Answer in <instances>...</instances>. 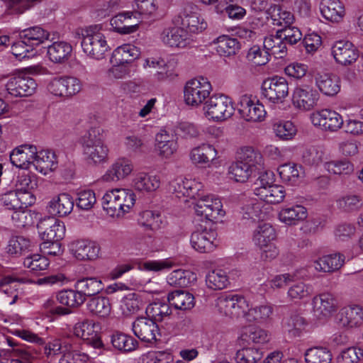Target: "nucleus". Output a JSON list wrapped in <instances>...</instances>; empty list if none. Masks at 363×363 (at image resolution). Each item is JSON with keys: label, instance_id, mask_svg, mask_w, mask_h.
<instances>
[{"label": "nucleus", "instance_id": "c85d7f7f", "mask_svg": "<svg viewBox=\"0 0 363 363\" xmlns=\"http://www.w3.org/2000/svg\"><path fill=\"white\" fill-rule=\"evenodd\" d=\"M72 52V45L65 41H57L48 47V56L55 63L68 60Z\"/></svg>", "mask_w": 363, "mask_h": 363}, {"label": "nucleus", "instance_id": "052dcab7", "mask_svg": "<svg viewBox=\"0 0 363 363\" xmlns=\"http://www.w3.org/2000/svg\"><path fill=\"white\" fill-rule=\"evenodd\" d=\"M325 158V152L320 146L306 147L302 154V159L306 164L316 166L320 164Z\"/></svg>", "mask_w": 363, "mask_h": 363}, {"label": "nucleus", "instance_id": "a18cd8bd", "mask_svg": "<svg viewBox=\"0 0 363 363\" xmlns=\"http://www.w3.org/2000/svg\"><path fill=\"white\" fill-rule=\"evenodd\" d=\"M172 187L175 192L181 194L184 196L194 198L197 195L199 196V189L201 184L192 179H179L174 181L171 184Z\"/></svg>", "mask_w": 363, "mask_h": 363}, {"label": "nucleus", "instance_id": "2eb2a0df", "mask_svg": "<svg viewBox=\"0 0 363 363\" xmlns=\"http://www.w3.org/2000/svg\"><path fill=\"white\" fill-rule=\"evenodd\" d=\"M337 323L342 328H354L363 325V308L350 305L342 308L337 315Z\"/></svg>", "mask_w": 363, "mask_h": 363}, {"label": "nucleus", "instance_id": "ddd939ff", "mask_svg": "<svg viewBox=\"0 0 363 363\" xmlns=\"http://www.w3.org/2000/svg\"><path fill=\"white\" fill-rule=\"evenodd\" d=\"M96 323L89 319L79 321L74 326V334L81 337L84 342L94 349H101L104 347L100 334L95 330Z\"/></svg>", "mask_w": 363, "mask_h": 363}, {"label": "nucleus", "instance_id": "13d9d810", "mask_svg": "<svg viewBox=\"0 0 363 363\" xmlns=\"http://www.w3.org/2000/svg\"><path fill=\"white\" fill-rule=\"evenodd\" d=\"M117 196H118V204L116 216L118 217L128 212L133 206L135 196L132 191L124 189H120Z\"/></svg>", "mask_w": 363, "mask_h": 363}, {"label": "nucleus", "instance_id": "338daca9", "mask_svg": "<svg viewBox=\"0 0 363 363\" xmlns=\"http://www.w3.org/2000/svg\"><path fill=\"white\" fill-rule=\"evenodd\" d=\"M325 169L334 174H349L353 172V165L347 160H333L325 162Z\"/></svg>", "mask_w": 363, "mask_h": 363}, {"label": "nucleus", "instance_id": "ea45409f", "mask_svg": "<svg viewBox=\"0 0 363 363\" xmlns=\"http://www.w3.org/2000/svg\"><path fill=\"white\" fill-rule=\"evenodd\" d=\"M239 161L246 165H249L251 169H263V157L261 153L252 147H244L241 148Z\"/></svg>", "mask_w": 363, "mask_h": 363}, {"label": "nucleus", "instance_id": "c756f323", "mask_svg": "<svg viewBox=\"0 0 363 363\" xmlns=\"http://www.w3.org/2000/svg\"><path fill=\"white\" fill-rule=\"evenodd\" d=\"M156 147L160 154L165 157L172 155L177 149L175 135L169 134L165 130H161L155 137Z\"/></svg>", "mask_w": 363, "mask_h": 363}, {"label": "nucleus", "instance_id": "3c124183", "mask_svg": "<svg viewBox=\"0 0 363 363\" xmlns=\"http://www.w3.org/2000/svg\"><path fill=\"white\" fill-rule=\"evenodd\" d=\"M272 23L274 26L286 28L294 22V16L290 11L284 10L278 5H274L269 9Z\"/></svg>", "mask_w": 363, "mask_h": 363}, {"label": "nucleus", "instance_id": "4c0bfd02", "mask_svg": "<svg viewBox=\"0 0 363 363\" xmlns=\"http://www.w3.org/2000/svg\"><path fill=\"white\" fill-rule=\"evenodd\" d=\"M133 184L135 189L138 191H154L160 187V179L156 175L140 172L135 176Z\"/></svg>", "mask_w": 363, "mask_h": 363}, {"label": "nucleus", "instance_id": "58836bf2", "mask_svg": "<svg viewBox=\"0 0 363 363\" xmlns=\"http://www.w3.org/2000/svg\"><path fill=\"white\" fill-rule=\"evenodd\" d=\"M286 42L277 32L276 35H269L264 38L263 46L270 55L275 58H283L286 54Z\"/></svg>", "mask_w": 363, "mask_h": 363}, {"label": "nucleus", "instance_id": "f3484780", "mask_svg": "<svg viewBox=\"0 0 363 363\" xmlns=\"http://www.w3.org/2000/svg\"><path fill=\"white\" fill-rule=\"evenodd\" d=\"M216 237L217 233L213 230H197L191 233L190 242L195 250L207 253L213 251L216 247Z\"/></svg>", "mask_w": 363, "mask_h": 363}, {"label": "nucleus", "instance_id": "f03ea898", "mask_svg": "<svg viewBox=\"0 0 363 363\" xmlns=\"http://www.w3.org/2000/svg\"><path fill=\"white\" fill-rule=\"evenodd\" d=\"M38 232L42 240L43 249H48L50 247L55 248V250H48L47 254L57 255L60 253L61 247L59 241L62 240L65 233V227L63 223L54 217L41 220L37 225Z\"/></svg>", "mask_w": 363, "mask_h": 363}, {"label": "nucleus", "instance_id": "9b49d317", "mask_svg": "<svg viewBox=\"0 0 363 363\" xmlns=\"http://www.w3.org/2000/svg\"><path fill=\"white\" fill-rule=\"evenodd\" d=\"M48 88L55 96L69 97L76 95L82 90V83L77 77H63L53 79Z\"/></svg>", "mask_w": 363, "mask_h": 363}, {"label": "nucleus", "instance_id": "72a5a7b5", "mask_svg": "<svg viewBox=\"0 0 363 363\" xmlns=\"http://www.w3.org/2000/svg\"><path fill=\"white\" fill-rule=\"evenodd\" d=\"M113 347L123 353L134 351L138 347V342L133 337L122 332H115L111 336Z\"/></svg>", "mask_w": 363, "mask_h": 363}, {"label": "nucleus", "instance_id": "774afa93", "mask_svg": "<svg viewBox=\"0 0 363 363\" xmlns=\"http://www.w3.org/2000/svg\"><path fill=\"white\" fill-rule=\"evenodd\" d=\"M72 345L67 340L61 341L55 339L45 345L44 354L48 357H53L60 353L64 354L67 350H72Z\"/></svg>", "mask_w": 363, "mask_h": 363}, {"label": "nucleus", "instance_id": "412c9836", "mask_svg": "<svg viewBox=\"0 0 363 363\" xmlns=\"http://www.w3.org/2000/svg\"><path fill=\"white\" fill-rule=\"evenodd\" d=\"M72 254L79 260H93L98 257L99 247L94 242L86 240H75L69 245Z\"/></svg>", "mask_w": 363, "mask_h": 363}, {"label": "nucleus", "instance_id": "c03bdc74", "mask_svg": "<svg viewBox=\"0 0 363 363\" xmlns=\"http://www.w3.org/2000/svg\"><path fill=\"white\" fill-rule=\"evenodd\" d=\"M23 265L28 271L35 274L40 275L42 272L45 271L49 265V259L39 254H31L23 258Z\"/></svg>", "mask_w": 363, "mask_h": 363}, {"label": "nucleus", "instance_id": "7c9ffc66", "mask_svg": "<svg viewBox=\"0 0 363 363\" xmlns=\"http://www.w3.org/2000/svg\"><path fill=\"white\" fill-rule=\"evenodd\" d=\"M344 263V255L332 254L320 257L314 262V267L318 272H333L341 268Z\"/></svg>", "mask_w": 363, "mask_h": 363}, {"label": "nucleus", "instance_id": "bf43d9fd", "mask_svg": "<svg viewBox=\"0 0 363 363\" xmlns=\"http://www.w3.org/2000/svg\"><path fill=\"white\" fill-rule=\"evenodd\" d=\"M252 172L253 170L249 167V165L247 166L239 160L233 163L228 168L230 177L238 182H246Z\"/></svg>", "mask_w": 363, "mask_h": 363}, {"label": "nucleus", "instance_id": "4be33fe9", "mask_svg": "<svg viewBox=\"0 0 363 363\" xmlns=\"http://www.w3.org/2000/svg\"><path fill=\"white\" fill-rule=\"evenodd\" d=\"M36 147L30 145H21L14 149L10 154L11 163L19 168L27 169L33 165Z\"/></svg>", "mask_w": 363, "mask_h": 363}, {"label": "nucleus", "instance_id": "bb28decb", "mask_svg": "<svg viewBox=\"0 0 363 363\" xmlns=\"http://www.w3.org/2000/svg\"><path fill=\"white\" fill-rule=\"evenodd\" d=\"M167 301L176 309L181 311H190L195 306L193 294L184 290H175L169 293Z\"/></svg>", "mask_w": 363, "mask_h": 363}, {"label": "nucleus", "instance_id": "b1692460", "mask_svg": "<svg viewBox=\"0 0 363 363\" xmlns=\"http://www.w3.org/2000/svg\"><path fill=\"white\" fill-rule=\"evenodd\" d=\"M161 38L164 44L170 47L185 48L191 42L188 31L177 27L165 28Z\"/></svg>", "mask_w": 363, "mask_h": 363}, {"label": "nucleus", "instance_id": "603ef678", "mask_svg": "<svg viewBox=\"0 0 363 363\" xmlns=\"http://www.w3.org/2000/svg\"><path fill=\"white\" fill-rule=\"evenodd\" d=\"M280 178L284 182L294 184L303 173L301 166L294 163H286L278 168Z\"/></svg>", "mask_w": 363, "mask_h": 363}, {"label": "nucleus", "instance_id": "dca6fc26", "mask_svg": "<svg viewBox=\"0 0 363 363\" xmlns=\"http://www.w3.org/2000/svg\"><path fill=\"white\" fill-rule=\"evenodd\" d=\"M331 53L335 62L344 66L352 65L359 57V51L349 41L335 42L331 48Z\"/></svg>", "mask_w": 363, "mask_h": 363}, {"label": "nucleus", "instance_id": "2f4dec72", "mask_svg": "<svg viewBox=\"0 0 363 363\" xmlns=\"http://www.w3.org/2000/svg\"><path fill=\"white\" fill-rule=\"evenodd\" d=\"M86 309L92 315L99 318H106L111 313V305L107 297L94 296L88 300Z\"/></svg>", "mask_w": 363, "mask_h": 363}, {"label": "nucleus", "instance_id": "6e6552de", "mask_svg": "<svg viewBox=\"0 0 363 363\" xmlns=\"http://www.w3.org/2000/svg\"><path fill=\"white\" fill-rule=\"evenodd\" d=\"M262 94L269 102L281 104L289 95L288 82L282 77L269 78L262 84Z\"/></svg>", "mask_w": 363, "mask_h": 363}, {"label": "nucleus", "instance_id": "a878e982", "mask_svg": "<svg viewBox=\"0 0 363 363\" xmlns=\"http://www.w3.org/2000/svg\"><path fill=\"white\" fill-rule=\"evenodd\" d=\"M33 166L37 171L43 174H49L57 167L55 154L49 150H36Z\"/></svg>", "mask_w": 363, "mask_h": 363}, {"label": "nucleus", "instance_id": "4468645a", "mask_svg": "<svg viewBox=\"0 0 363 363\" xmlns=\"http://www.w3.org/2000/svg\"><path fill=\"white\" fill-rule=\"evenodd\" d=\"M313 313L319 320L330 317L337 308L335 296L330 292L320 293L312 299Z\"/></svg>", "mask_w": 363, "mask_h": 363}, {"label": "nucleus", "instance_id": "f704fd0d", "mask_svg": "<svg viewBox=\"0 0 363 363\" xmlns=\"http://www.w3.org/2000/svg\"><path fill=\"white\" fill-rule=\"evenodd\" d=\"M216 157V149L213 145L206 143L193 148L190 152V159L195 164H208Z\"/></svg>", "mask_w": 363, "mask_h": 363}, {"label": "nucleus", "instance_id": "864d4df0", "mask_svg": "<svg viewBox=\"0 0 363 363\" xmlns=\"http://www.w3.org/2000/svg\"><path fill=\"white\" fill-rule=\"evenodd\" d=\"M182 24L187 28L189 32L193 33L202 32L207 27L203 18L195 12L187 13L185 11L182 16Z\"/></svg>", "mask_w": 363, "mask_h": 363}, {"label": "nucleus", "instance_id": "680f3d73", "mask_svg": "<svg viewBox=\"0 0 363 363\" xmlns=\"http://www.w3.org/2000/svg\"><path fill=\"white\" fill-rule=\"evenodd\" d=\"M336 204L340 211L350 213L358 211L362 207V202L359 196L349 194L338 199Z\"/></svg>", "mask_w": 363, "mask_h": 363}, {"label": "nucleus", "instance_id": "6e6d98bb", "mask_svg": "<svg viewBox=\"0 0 363 363\" xmlns=\"http://www.w3.org/2000/svg\"><path fill=\"white\" fill-rule=\"evenodd\" d=\"M240 338L246 342L254 343H265L269 341V335L266 330L255 325L243 328Z\"/></svg>", "mask_w": 363, "mask_h": 363}, {"label": "nucleus", "instance_id": "4d7b16f0", "mask_svg": "<svg viewBox=\"0 0 363 363\" xmlns=\"http://www.w3.org/2000/svg\"><path fill=\"white\" fill-rule=\"evenodd\" d=\"M332 359L330 352L325 347H315L306 350V363H330Z\"/></svg>", "mask_w": 363, "mask_h": 363}, {"label": "nucleus", "instance_id": "79ce46f5", "mask_svg": "<svg viewBox=\"0 0 363 363\" xmlns=\"http://www.w3.org/2000/svg\"><path fill=\"white\" fill-rule=\"evenodd\" d=\"M213 43L216 45L218 53L227 57L235 55L240 48L238 39L225 35L218 37Z\"/></svg>", "mask_w": 363, "mask_h": 363}, {"label": "nucleus", "instance_id": "8fccbe9b", "mask_svg": "<svg viewBox=\"0 0 363 363\" xmlns=\"http://www.w3.org/2000/svg\"><path fill=\"white\" fill-rule=\"evenodd\" d=\"M149 318L156 322L162 321L166 317L172 313V309L167 303L162 301H155L150 303L145 310Z\"/></svg>", "mask_w": 363, "mask_h": 363}, {"label": "nucleus", "instance_id": "a19ab883", "mask_svg": "<svg viewBox=\"0 0 363 363\" xmlns=\"http://www.w3.org/2000/svg\"><path fill=\"white\" fill-rule=\"evenodd\" d=\"M167 283L175 287H187L196 281V274L189 270L176 269L167 277Z\"/></svg>", "mask_w": 363, "mask_h": 363}, {"label": "nucleus", "instance_id": "7ed1b4c3", "mask_svg": "<svg viewBox=\"0 0 363 363\" xmlns=\"http://www.w3.org/2000/svg\"><path fill=\"white\" fill-rule=\"evenodd\" d=\"M81 35V46L87 56L97 60L104 58L109 47L98 26H90L82 29Z\"/></svg>", "mask_w": 363, "mask_h": 363}, {"label": "nucleus", "instance_id": "f257e3e1", "mask_svg": "<svg viewBox=\"0 0 363 363\" xmlns=\"http://www.w3.org/2000/svg\"><path fill=\"white\" fill-rule=\"evenodd\" d=\"M102 130L92 128L82 137L83 154L89 164L105 162L108 158V149L104 144Z\"/></svg>", "mask_w": 363, "mask_h": 363}, {"label": "nucleus", "instance_id": "0eeeda50", "mask_svg": "<svg viewBox=\"0 0 363 363\" xmlns=\"http://www.w3.org/2000/svg\"><path fill=\"white\" fill-rule=\"evenodd\" d=\"M218 306L220 313L232 318H246L249 304L244 296L229 294L218 299Z\"/></svg>", "mask_w": 363, "mask_h": 363}, {"label": "nucleus", "instance_id": "1a4fd4ad", "mask_svg": "<svg viewBox=\"0 0 363 363\" xmlns=\"http://www.w3.org/2000/svg\"><path fill=\"white\" fill-rule=\"evenodd\" d=\"M132 330L134 335L141 341L154 343L160 337L157 324L152 319L146 317H138L132 323Z\"/></svg>", "mask_w": 363, "mask_h": 363}, {"label": "nucleus", "instance_id": "a211bd4d", "mask_svg": "<svg viewBox=\"0 0 363 363\" xmlns=\"http://www.w3.org/2000/svg\"><path fill=\"white\" fill-rule=\"evenodd\" d=\"M239 105V113L247 121H261L266 115L264 106L258 101H255L252 100L250 96H242L240 99Z\"/></svg>", "mask_w": 363, "mask_h": 363}, {"label": "nucleus", "instance_id": "37998d69", "mask_svg": "<svg viewBox=\"0 0 363 363\" xmlns=\"http://www.w3.org/2000/svg\"><path fill=\"white\" fill-rule=\"evenodd\" d=\"M76 287L79 292L86 296L94 297L104 289V284L101 280L96 277H86L78 280L76 283Z\"/></svg>", "mask_w": 363, "mask_h": 363}, {"label": "nucleus", "instance_id": "39448f33", "mask_svg": "<svg viewBox=\"0 0 363 363\" xmlns=\"http://www.w3.org/2000/svg\"><path fill=\"white\" fill-rule=\"evenodd\" d=\"M212 86L208 79L203 77L189 80L184 89L185 103L194 107L201 105L209 96Z\"/></svg>", "mask_w": 363, "mask_h": 363}, {"label": "nucleus", "instance_id": "473e14b6", "mask_svg": "<svg viewBox=\"0 0 363 363\" xmlns=\"http://www.w3.org/2000/svg\"><path fill=\"white\" fill-rule=\"evenodd\" d=\"M307 326L308 323L306 319L296 313H292L283 323L285 332L292 337L301 336Z\"/></svg>", "mask_w": 363, "mask_h": 363}, {"label": "nucleus", "instance_id": "9d476101", "mask_svg": "<svg viewBox=\"0 0 363 363\" xmlns=\"http://www.w3.org/2000/svg\"><path fill=\"white\" fill-rule=\"evenodd\" d=\"M311 119L315 126L325 131L336 132L343 125L342 116L330 109L315 111L311 114Z\"/></svg>", "mask_w": 363, "mask_h": 363}, {"label": "nucleus", "instance_id": "f8f14e48", "mask_svg": "<svg viewBox=\"0 0 363 363\" xmlns=\"http://www.w3.org/2000/svg\"><path fill=\"white\" fill-rule=\"evenodd\" d=\"M5 86L11 96L23 97L32 95L36 89L37 84L28 76L18 74L10 77Z\"/></svg>", "mask_w": 363, "mask_h": 363}, {"label": "nucleus", "instance_id": "09e8293b", "mask_svg": "<svg viewBox=\"0 0 363 363\" xmlns=\"http://www.w3.org/2000/svg\"><path fill=\"white\" fill-rule=\"evenodd\" d=\"M208 288L213 290H221L230 284L227 273L223 269H214L209 272L206 277Z\"/></svg>", "mask_w": 363, "mask_h": 363}, {"label": "nucleus", "instance_id": "c9c22d12", "mask_svg": "<svg viewBox=\"0 0 363 363\" xmlns=\"http://www.w3.org/2000/svg\"><path fill=\"white\" fill-rule=\"evenodd\" d=\"M307 210L301 205H294L282 208L279 213V220L286 225H295L307 217Z\"/></svg>", "mask_w": 363, "mask_h": 363}, {"label": "nucleus", "instance_id": "5701e85b", "mask_svg": "<svg viewBox=\"0 0 363 363\" xmlns=\"http://www.w3.org/2000/svg\"><path fill=\"white\" fill-rule=\"evenodd\" d=\"M133 169L132 162L125 157L116 160L103 176L105 182H116L125 178Z\"/></svg>", "mask_w": 363, "mask_h": 363}, {"label": "nucleus", "instance_id": "e2e57ef3", "mask_svg": "<svg viewBox=\"0 0 363 363\" xmlns=\"http://www.w3.org/2000/svg\"><path fill=\"white\" fill-rule=\"evenodd\" d=\"M262 352L256 347H243L235 354L237 363H257L262 358Z\"/></svg>", "mask_w": 363, "mask_h": 363}, {"label": "nucleus", "instance_id": "aec40b11", "mask_svg": "<svg viewBox=\"0 0 363 363\" xmlns=\"http://www.w3.org/2000/svg\"><path fill=\"white\" fill-rule=\"evenodd\" d=\"M74 206V201L70 194L60 193L50 199L46 208L52 217H65L71 213Z\"/></svg>", "mask_w": 363, "mask_h": 363}, {"label": "nucleus", "instance_id": "393cba45", "mask_svg": "<svg viewBox=\"0 0 363 363\" xmlns=\"http://www.w3.org/2000/svg\"><path fill=\"white\" fill-rule=\"evenodd\" d=\"M340 79L330 73H319L315 76V84L323 94L328 96L336 95L340 90Z\"/></svg>", "mask_w": 363, "mask_h": 363}, {"label": "nucleus", "instance_id": "69168bd1", "mask_svg": "<svg viewBox=\"0 0 363 363\" xmlns=\"http://www.w3.org/2000/svg\"><path fill=\"white\" fill-rule=\"evenodd\" d=\"M30 247V240L23 236L12 237L7 245V252L13 256L22 255Z\"/></svg>", "mask_w": 363, "mask_h": 363}, {"label": "nucleus", "instance_id": "20e7f679", "mask_svg": "<svg viewBox=\"0 0 363 363\" xmlns=\"http://www.w3.org/2000/svg\"><path fill=\"white\" fill-rule=\"evenodd\" d=\"M204 114L213 121H223L230 118L234 113L233 102L228 96L213 95L203 106Z\"/></svg>", "mask_w": 363, "mask_h": 363}, {"label": "nucleus", "instance_id": "5fc2aeb1", "mask_svg": "<svg viewBox=\"0 0 363 363\" xmlns=\"http://www.w3.org/2000/svg\"><path fill=\"white\" fill-rule=\"evenodd\" d=\"M60 303L69 308H75L84 303L86 298L79 291L67 289L60 291L57 295Z\"/></svg>", "mask_w": 363, "mask_h": 363}, {"label": "nucleus", "instance_id": "0e129e2a", "mask_svg": "<svg viewBox=\"0 0 363 363\" xmlns=\"http://www.w3.org/2000/svg\"><path fill=\"white\" fill-rule=\"evenodd\" d=\"M26 195V193L18 194L15 191H9L1 195L0 201L7 209L14 211L23 208V204L26 205V203L21 201L22 199Z\"/></svg>", "mask_w": 363, "mask_h": 363}, {"label": "nucleus", "instance_id": "423d86ee", "mask_svg": "<svg viewBox=\"0 0 363 363\" xmlns=\"http://www.w3.org/2000/svg\"><path fill=\"white\" fill-rule=\"evenodd\" d=\"M195 214L201 220L212 222L223 212L220 200L216 196L200 195L194 205Z\"/></svg>", "mask_w": 363, "mask_h": 363}, {"label": "nucleus", "instance_id": "6ab92c4d", "mask_svg": "<svg viewBox=\"0 0 363 363\" xmlns=\"http://www.w3.org/2000/svg\"><path fill=\"white\" fill-rule=\"evenodd\" d=\"M318 99L319 94L317 91L308 86H297L292 94L293 105L302 111L311 110Z\"/></svg>", "mask_w": 363, "mask_h": 363}, {"label": "nucleus", "instance_id": "de8ad7c7", "mask_svg": "<svg viewBox=\"0 0 363 363\" xmlns=\"http://www.w3.org/2000/svg\"><path fill=\"white\" fill-rule=\"evenodd\" d=\"M275 238L276 233L274 228L268 223H263L259 225L255 231L253 240L257 245L262 248L264 246L272 244V241Z\"/></svg>", "mask_w": 363, "mask_h": 363}, {"label": "nucleus", "instance_id": "e433bc0d", "mask_svg": "<svg viewBox=\"0 0 363 363\" xmlns=\"http://www.w3.org/2000/svg\"><path fill=\"white\" fill-rule=\"evenodd\" d=\"M19 37L34 49L48 39L49 33L40 26H33L21 30Z\"/></svg>", "mask_w": 363, "mask_h": 363}, {"label": "nucleus", "instance_id": "49530a36", "mask_svg": "<svg viewBox=\"0 0 363 363\" xmlns=\"http://www.w3.org/2000/svg\"><path fill=\"white\" fill-rule=\"evenodd\" d=\"M258 191L257 196H258L260 200L271 204L281 203L286 196L284 187L277 184L271 185L267 186V189H262Z\"/></svg>", "mask_w": 363, "mask_h": 363}, {"label": "nucleus", "instance_id": "cd10ccee", "mask_svg": "<svg viewBox=\"0 0 363 363\" xmlns=\"http://www.w3.org/2000/svg\"><path fill=\"white\" fill-rule=\"evenodd\" d=\"M320 12L325 19L339 22L345 15V8L339 0H322Z\"/></svg>", "mask_w": 363, "mask_h": 363}]
</instances>
